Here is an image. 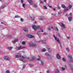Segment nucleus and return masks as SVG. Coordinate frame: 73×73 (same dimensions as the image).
Listing matches in <instances>:
<instances>
[{"instance_id": "f257e3e1", "label": "nucleus", "mask_w": 73, "mask_h": 73, "mask_svg": "<svg viewBox=\"0 0 73 73\" xmlns=\"http://www.w3.org/2000/svg\"><path fill=\"white\" fill-rule=\"evenodd\" d=\"M18 54V55H17ZM16 58H18V57H21V58L20 59V61H23V62H27V60H24V59H25L27 57L26 56H21V54H20L17 53V54L15 55Z\"/></svg>"}, {"instance_id": "f03ea898", "label": "nucleus", "mask_w": 73, "mask_h": 73, "mask_svg": "<svg viewBox=\"0 0 73 73\" xmlns=\"http://www.w3.org/2000/svg\"><path fill=\"white\" fill-rule=\"evenodd\" d=\"M68 58L70 60V62H68V64L69 66H70L71 69H72L73 68V65H72L70 62H73V58H72V56L71 55H69Z\"/></svg>"}, {"instance_id": "7ed1b4c3", "label": "nucleus", "mask_w": 73, "mask_h": 73, "mask_svg": "<svg viewBox=\"0 0 73 73\" xmlns=\"http://www.w3.org/2000/svg\"><path fill=\"white\" fill-rule=\"evenodd\" d=\"M32 27L33 29L35 31H36L37 29H39L40 27V26H38L37 27L35 25H33L32 26Z\"/></svg>"}, {"instance_id": "20e7f679", "label": "nucleus", "mask_w": 73, "mask_h": 73, "mask_svg": "<svg viewBox=\"0 0 73 73\" xmlns=\"http://www.w3.org/2000/svg\"><path fill=\"white\" fill-rule=\"evenodd\" d=\"M29 45L30 46H33L34 47H36V44H35V43H29Z\"/></svg>"}, {"instance_id": "39448f33", "label": "nucleus", "mask_w": 73, "mask_h": 73, "mask_svg": "<svg viewBox=\"0 0 73 73\" xmlns=\"http://www.w3.org/2000/svg\"><path fill=\"white\" fill-rule=\"evenodd\" d=\"M53 37L55 38V39L57 42H60V40H59V39H58V38H57V37L54 35H53Z\"/></svg>"}, {"instance_id": "423d86ee", "label": "nucleus", "mask_w": 73, "mask_h": 73, "mask_svg": "<svg viewBox=\"0 0 73 73\" xmlns=\"http://www.w3.org/2000/svg\"><path fill=\"white\" fill-rule=\"evenodd\" d=\"M3 58L5 60H9V58L8 56H5Z\"/></svg>"}, {"instance_id": "0eeeda50", "label": "nucleus", "mask_w": 73, "mask_h": 73, "mask_svg": "<svg viewBox=\"0 0 73 73\" xmlns=\"http://www.w3.org/2000/svg\"><path fill=\"white\" fill-rule=\"evenodd\" d=\"M27 36L29 38H33L34 37L33 36H32L30 34H28L27 35Z\"/></svg>"}, {"instance_id": "6e6552de", "label": "nucleus", "mask_w": 73, "mask_h": 73, "mask_svg": "<svg viewBox=\"0 0 73 73\" xmlns=\"http://www.w3.org/2000/svg\"><path fill=\"white\" fill-rule=\"evenodd\" d=\"M39 42H41L42 43H43V44H45V43H46V40H40L39 41Z\"/></svg>"}, {"instance_id": "1a4fd4ad", "label": "nucleus", "mask_w": 73, "mask_h": 73, "mask_svg": "<svg viewBox=\"0 0 73 73\" xmlns=\"http://www.w3.org/2000/svg\"><path fill=\"white\" fill-rule=\"evenodd\" d=\"M47 49L49 52H52V50L50 49V47H47Z\"/></svg>"}, {"instance_id": "9d476101", "label": "nucleus", "mask_w": 73, "mask_h": 73, "mask_svg": "<svg viewBox=\"0 0 73 73\" xmlns=\"http://www.w3.org/2000/svg\"><path fill=\"white\" fill-rule=\"evenodd\" d=\"M23 48L21 47V46L17 47L16 48V49L17 50H20V49H22Z\"/></svg>"}, {"instance_id": "9b49d317", "label": "nucleus", "mask_w": 73, "mask_h": 73, "mask_svg": "<svg viewBox=\"0 0 73 73\" xmlns=\"http://www.w3.org/2000/svg\"><path fill=\"white\" fill-rule=\"evenodd\" d=\"M60 26L61 27H62V28H65V25L63 24L62 23H61Z\"/></svg>"}, {"instance_id": "f8f14e48", "label": "nucleus", "mask_w": 73, "mask_h": 73, "mask_svg": "<svg viewBox=\"0 0 73 73\" xmlns=\"http://www.w3.org/2000/svg\"><path fill=\"white\" fill-rule=\"evenodd\" d=\"M56 57H57V59H58L59 60H60V58H61V57L59 55V54H57Z\"/></svg>"}, {"instance_id": "ddd939ff", "label": "nucleus", "mask_w": 73, "mask_h": 73, "mask_svg": "<svg viewBox=\"0 0 73 73\" xmlns=\"http://www.w3.org/2000/svg\"><path fill=\"white\" fill-rule=\"evenodd\" d=\"M68 10H69V9H68L67 7H65V8L64 9L63 12H65L66 11H68Z\"/></svg>"}, {"instance_id": "4468645a", "label": "nucleus", "mask_w": 73, "mask_h": 73, "mask_svg": "<svg viewBox=\"0 0 73 73\" xmlns=\"http://www.w3.org/2000/svg\"><path fill=\"white\" fill-rule=\"evenodd\" d=\"M14 40H14L13 42V44H15L16 42H17V41H18V39H17V38H14Z\"/></svg>"}, {"instance_id": "2eb2a0df", "label": "nucleus", "mask_w": 73, "mask_h": 73, "mask_svg": "<svg viewBox=\"0 0 73 73\" xmlns=\"http://www.w3.org/2000/svg\"><path fill=\"white\" fill-rule=\"evenodd\" d=\"M24 31L25 32H27L28 31V29L26 28L24 29Z\"/></svg>"}, {"instance_id": "dca6fc26", "label": "nucleus", "mask_w": 73, "mask_h": 73, "mask_svg": "<svg viewBox=\"0 0 73 73\" xmlns=\"http://www.w3.org/2000/svg\"><path fill=\"white\" fill-rule=\"evenodd\" d=\"M68 20L69 21H71L72 20V17H69L68 18Z\"/></svg>"}, {"instance_id": "f3484780", "label": "nucleus", "mask_w": 73, "mask_h": 73, "mask_svg": "<svg viewBox=\"0 0 73 73\" xmlns=\"http://www.w3.org/2000/svg\"><path fill=\"white\" fill-rule=\"evenodd\" d=\"M55 73H59V70H58V69H56L54 72Z\"/></svg>"}, {"instance_id": "a211bd4d", "label": "nucleus", "mask_w": 73, "mask_h": 73, "mask_svg": "<svg viewBox=\"0 0 73 73\" xmlns=\"http://www.w3.org/2000/svg\"><path fill=\"white\" fill-rule=\"evenodd\" d=\"M45 55H46V56H48V57L50 56V55L49 54V53L47 52L45 53Z\"/></svg>"}, {"instance_id": "6ab92c4d", "label": "nucleus", "mask_w": 73, "mask_h": 73, "mask_svg": "<svg viewBox=\"0 0 73 73\" xmlns=\"http://www.w3.org/2000/svg\"><path fill=\"white\" fill-rule=\"evenodd\" d=\"M28 2L30 4H32V1L31 0H27Z\"/></svg>"}, {"instance_id": "aec40b11", "label": "nucleus", "mask_w": 73, "mask_h": 73, "mask_svg": "<svg viewBox=\"0 0 73 73\" xmlns=\"http://www.w3.org/2000/svg\"><path fill=\"white\" fill-rule=\"evenodd\" d=\"M13 48V47H8V49L9 50H11Z\"/></svg>"}, {"instance_id": "412c9836", "label": "nucleus", "mask_w": 73, "mask_h": 73, "mask_svg": "<svg viewBox=\"0 0 73 73\" xmlns=\"http://www.w3.org/2000/svg\"><path fill=\"white\" fill-rule=\"evenodd\" d=\"M62 8H64V9H65V7H65V5H62Z\"/></svg>"}, {"instance_id": "4be33fe9", "label": "nucleus", "mask_w": 73, "mask_h": 73, "mask_svg": "<svg viewBox=\"0 0 73 73\" xmlns=\"http://www.w3.org/2000/svg\"><path fill=\"white\" fill-rule=\"evenodd\" d=\"M62 60L63 61H64V62H66V60H65V58H63Z\"/></svg>"}, {"instance_id": "5701e85b", "label": "nucleus", "mask_w": 73, "mask_h": 73, "mask_svg": "<svg viewBox=\"0 0 73 73\" xmlns=\"http://www.w3.org/2000/svg\"><path fill=\"white\" fill-rule=\"evenodd\" d=\"M41 64L42 65H44V62L43 61V60H41Z\"/></svg>"}, {"instance_id": "b1692460", "label": "nucleus", "mask_w": 73, "mask_h": 73, "mask_svg": "<svg viewBox=\"0 0 73 73\" xmlns=\"http://www.w3.org/2000/svg\"><path fill=\"white\" fill-rule=\"evenodd\" d=\"M31 20H33L35 19V17H31Z\"/></svg>"}, {"instance_id": "393cba45", "label": "nucleus", "mask_w": 73, "mask_h": 73, "mask_svg": "<svg viewBox=\"0 0 73 73\" xmlns=\"http://www.w3.org/2000/svg\"><path fill=\"white\" fill-rule=\"evenodd\" d=\"M5 7H6V6H2L1 8V9H3V8H5Z\"/></svg>"}, {"instance_id": "a878e982", "label": "nucleus", "mask_w": 73, "mask_h": 73, "mask_svg": "<svg viewBox=\"0 0 73 73\" xmlns=\"http://www.w3.org/2000/svg\"><path fill=\"white\" fill-rule=\"evenodd\" d=\"M20 17L17 15H15V18H20Z\"/></svg>"}, {"instance_id": "bb28decb", "label": "nucleus", "mask_w": 73, "mask_h": 73, "mask_svg": "<svg viewBox=\"0 0 73 73\" xmlns=\"http://www.w3.org/2000/svg\"><path fill=\"white\" fill-rule=\"evenodd\" d=\"M72 5H68V8H69V9L71 8H72Z\"/></svg>"}, {"instance_id": "cd10ccee", "label": "nucleus", "mask_w": 73, "mask_h": 73, "mask_svg": "<svg viewBox=\"0 0 73 73\" xmlns=\"http://www.w3.org/2000/svg\"><path fill=\"white\" fill-rule=\"evenodd\" d=\"M39 19L40 20H42L43 19H42V17H39Z\"/></svg>"}, {"instance_id": "c85d7f7f", "label": "nucleus", "mask_w": 73, "mask_h": 73, "mask_svg": "<svg viewBox=\"0 0 73 73\" xmlns=\"http://www.w3.org/2000/svg\"><path fill=\"white\" fill-rule=\"evenodd\" d=\"M61 14V11H60L58 12V15H60Z\"/></svg>"}, {"instance_id": "c756f323", "label": "nucleus", "mask_w": 73, "mask_h": 73, "mask_svg": "<svg viewBox=\"0 0 73 73\" xmlns=\"http://www.w3.org/2000/svg\"><path fill=\"white\" fill-rule=\"evenodd\" d=\"M45 51H46V49H45V48L43 49L42 50V52H45Z\"/></svg>"}, {"instance_id": "7c9ffc66", "label": "nucleus", "mask_w": 73, "mask_h": 73, "mask_svg": "<svg viewBox=\"0 0 73 73\" xmlns=\"http://www.w3.org/2000/svg\"><path fill=\"white\" fill-rule=\"evenodd\" d=\"M23 6L24 8H25V4H23Z\"/></svg>"}, {"instance_id": "2f4dec72", "label": "nucleus", "mask_w": 73, "mask_h": 73, "mask_svg": "<svg viewBox=\"0 0 73 73\" xmlns=\"http://www.w3.org/2000/svg\"><path fill=\"white\" fill-rule=\"evenodd\" d=\"M7 37H8L9 38H11V36L9 35H7Z\"/></svg>"}, {"instance_id": "473e14b6", "label": "nucleus", "mask_w": 73, "mask_h": 73, "mask_svg": "<svg viewBox=\"0 0 73 73\" xmlns=\"http://www.w3.org/2000/svg\"><path fill=\"white\" fill-rule=\"evenodd\" d=\"M35 58H36V57H35V56H33L32 58V60H35Z\"/></svg>"}, {"instance_id": "72a5a7b5", "label": "nucleus", "mask_w": 73, "mask_h": 73, "mask_svg": "<svg viewBox=\"0 0 73 73\" xmlns=\"http://www.w3.org/2000/svg\"><path fill=\"white\" fill-rule=\"evenodd\" d=\"M51 28H52V29H53V27H50L48 28V30H50L51 29Z\"/></svg>"}, {"instance_id": "f704fd0d", "label": "nucleus", "mask_w": 73, "mask_h": 73, "mask_svg": "<svg viewBox=\"0 0 73 73\" xmlns=\"http://www.w3.org/2000/svg\"><path fill=\"white\" fill-rule=\"evenodd\" d=\"M6 73H10V72L9 70H7L6 71Z\"/></svg>"}, {"instance_id": "c9c22d12", "label": "nucleus", "mask_w": 73, "mask_h": 73, "mask_svg": "<svg viewBox=\"0 0 73 73\" xmlns=\"http://www.w3.org/2000/svg\"><path fill=\"white\" fill-rule=\"evenodd\" d=\"M22 44L23 45H25V41H23L22 42Z\"/></svg>"}, {"instance_id": "e433bc0d", "label": "nucleus", "mask_w": 73, "mask_h": 73, "mask_svg": "<svg viewBox=\"0 0 73 73\" xmlns=\"http://www.w3.org/2000/svg\"><path fill=\"white\" fill-rule=\"evenodd\" d=\"M62 70H65V68L63 67H62Z\"/></svg>"}, {"instance_id": "4c0bfd02", "label": "nucleus", "mask_w": 73, "mask_h": 73, "mask_svg": "<svg viewBox=\"0 0 73 73\" xmlns=\"http://www.w3.org/2000/svg\"><path fill=\"white\" fill-rule=\"evenodd\" d=\"M38 57H39V58L37 59V61H39V60H40V56H38Z\"/></svg>"}, {"instance_id": "58836bf2", "label": "nucleus", "mask_w": 73, "mask_h": 73, "mask_svg": "<svg viewBox=\"0 0 73 73\" xmlns=\"http://www.w3.org/2000/svg\"><path fill=\"white\" fill-rule=\"evenodd\" d=\"M33 66V65L31 64H29V66Z\"/></svg>"}, {"instance_id": "ea45409f", "label": "nucleus", "mask_w": 73, "mask_h": 73, "mask_svg": "<svg viewBox=\"0 0 73 73\" xmlns=\"http://www.w3.org/2000/svg\"><path fill=\"white\" fill-rule=\"evenodd\" d=\"M25 68V65H24L23 66V67L22 68L23 69H24Z\"/></svg>"}, {"instance_id": "a19ab883", "label": "nucleus", "mask_w": 73, "mask_h": 73, "mask_svg": "<svg viewBox=\"0 0 73 73\" xmlns=\"http://www.w3.org/2000/svg\"><path fill=\"white\" fill-rule=\"evenodd\" d=\"M34 7L35 8H36V7H37V6L36 5H34Z\"/></svg>"}, {"instance_id": "79ce46f5", "label": "nucleus", "mask_w": 73, "mask_h": 73, "mask_svg": "<svg viewBox=\"0 0 73 73\" xmlns=\"http://www.w3.org/2000/svg\"><path fill=\"white\" fill-rule=\"evenodd\" d=\"M55 30H56V31H58V29L57 27H56Z\"/></svg>"}, {"instance_id": "37998d69", "label": "nucleus", "mask_w": 73, "mask_h": 73, "mask_svg": "<svg viewBox=\"0 0 73 73\" xmlns=\"http://www.w3.org/2000/svg\"><path fill=\"white\" fill-rule=\"evenodd\" d=\"M40 30L42 32H43L44 31H43V30L42 29V28H40Z\"/></svg>"}, {"instance_id": "c03bdc74", "label": "nucleus", "mask_w": 73, "mask_h": 73, "mask_svg": "<svg viewBox=\"0 0 73 73\" xmlns=\"http://www.w3.org/2000/svg\"><path fill=\"white\" fill-rule=\"evenodd\" d=\"M66 50L67 51H68V52H69V49H68V48H66Z\"/></svg>"}, {"instance_id": "a18cd8bd", "label": "nucleus", "mask_w": 73, "mask_h": 73, "mask_svg": "<svg viewBox=\"0 0 73 73\" xmlns=\"http://www.w3.org/2000/svg\"><path fill=\"white\" fill-rule=\"evenodd\" d=\"M21 3H24V0H21Z\"/></svg>"}, {"instance_id": "49530a36", "label": "nucleus", "mask_w": 73, "mask_h": 73, "mask_svg": "<svg viewBox=\"0 0 73 73\" xmlns=\"http://www.w3.org/2000/svg\"><path fill=\"white\" fill-rule=\"evenodd\" d=\"M44 9H47V7L46 6H44Z\"/></svg>"}, {"instance_id": "de8ad7c7", "label": "nucleus", "mask_w": 73, "mask_h": 73, "mask_svg": "<svg viewBox=\"0 0 73 73\" xmlns=\"http://www.w3.org/2000/svg\"><path fill=\"white\" fill-rule=\"evenodd\" d=\"M21 21H23V18L21 19Z\"/></svg>"}, {"instance_id": "09e8293b", "label": "nucleus", "mask_w": 73, "mask_h": 73, "mask_svg": "<svg viewBox=\"0 0 73 73\" xmlns=\"http://www.w3.org/2000/svg\"><path fill=\"white\" fill-rule=\"evenodd\" d=\"M47 73H49V70L47 71Z\"/></svg>"}, {"instance_id": "8fccbe9b", "label": "nucleus", "mask_w": 73, "mask_h": 73, "mask_svg": "<svg viewBox=\"0 0 73 73\" xmlns=\"http://www.w3.org/2000/svg\"><path fill=\"white\" fill-rule=\"evenodd\" d=\"M40 3H43V1H40Z\"/></svg>"}, {"instance_id": "3c124183", "label": "nucleus", "mask_w": 73, "mask_h": 73, "mask_svg": "<svg viewBox=\"0 0 73 73\" xmlns=\"http://www.w3.org/2000/svg\"><path fill=\"white\" fill-rule=\"evenodd\" d=\"M46 35V33H44L43 34V35Z\"/></svg>"}, {"instance_id": "603ef678", "label": "nucleus", "mask_w": 73, "mask_h": 73, "mask_svg": "<svg viewBox=\"0 0 73 73\" xmlns=\"http://www.w3.org/2000/svg\"><path fill=\"white\" fill-rule=\"evenodd\" d=\"M36 23H37V22H34V24H36Z\"/></svg>"}, {"instance_id": "864d4df0", "label": "nucleus", "mask_w": 73, "mask_h": 73, "mask_svg": "<svg viewBox=\"0 0 73 73\" xmlns=\"http://www.w3.org/2000/svg\"><path fill=\"white\" fill-rule=\"evenodd\" d=\"M70 38V37H69V36H68L67 37V38L68 39H69V38Z\"/></svg>"}, {"instance_id": "5fc2aeb1", "label": "nucleus", "mask_w": 73, "mask_h": 73, "mask_svg": "<svg viewBox=\"0 0 73 73\" xmlns=\"http://www.w3.org/2000/svg\"><path fill=\"white\" fill-rule=\"evenodd\" d=\"M53 10L54 11H56V9H55V8H54V9H53Z\"/></svg>"}, {"instance_id": "6e6d98bb", "label": "nucleus", "mask_w": 73, "mask_h": 73, "mask_svg": "<svg viewBox=\"0 0 73 73\" xmlns=\"http://www.w3.org/2000/svg\"><path fill=\"white\" fill-rule=\"evenodd\" d=\"M58 8L59 9H60V6H58Z\"/></svg>"}, {"instance_id": "4d7b16f0", "label": "nucleus", "mask_w": 73, "mask_h": 73, "mask_svg": "<svg viewBox=\"0 0 73 73\" xmlns=\"http://www.w3.org/2000/svg\"><path fill=\"white\" fill-rule=\"evenodd\" d=\"M72 13H70V15H72Z\"/></svg>"}, {"instance_id": "13d9d810", "label": "nucleus", "mask_w": 73, "mask_h": 73, "mask_svg": "<svg viewBox=\"0 0 73 73\" xmlns=\"http://www.w3.org/2000/svg\"><path fill=\"white\" fill-rule=\"evenodd\" d=\"M49 7L50 8H52V6H49Z\"/></svg>"}, {"instance_id": "bf43d9fd", "label": "nucleus", "mask_w": 73, "mask_h": 73, "mask_svg": "<svg viewBox=\"0 0 73 73\" xmlns=\"http://www.w3.org/2000/svg\"><path fill=\"white\" fill-rule=\"evenodd\" d=\"M46 0H44V2H46Z\"/></svg>"}, {"instance_id": "052dcab7", "label": "nucleus", "mask_w": 73, "mask_h": 73, "mask_svg": "<svg viewBox=\"0 0 73 73\" xmlns=\"http://www.w3.org/2000/svg\"><path fill=\"white\" fill-rule=\"evenodd\" d=\"M58 36H59V37H60V34H58Z\"/></svg>"}, {"instance_id": "680f3d73", "label": "nucleus", "mask_w": 73, "mask_h": 73, "mask_svg": "<svg viewBox=\"0 0 73 73\" xmlns=\"http://www.w3.org/2000/svg\"><path fill=\"white\" fill-rule=\"evenodd\" d=\"M1 24H4V23H3V22H2L1 23Z\"/></svg>"}, {"instance_id": "e2e57ef3", "label": "nucleus", "mask_w": 73, "mask_h": 73, "mask_svg": "<svg viewBox=\"0 0 73 73\" xmlns=\"http://www.w3.org/2000/svg\"><path fill=\"white\" fill-rule=\"evenodd\" d=\"M60 47H62V46H61V44H60Z\"/></svg>"}, {"instance_id": "0e129e2a", "label": "nucleus", "mask_w": 73, "mask_h": 73, "mask_svg": "<svg viewBox=\"0 0 73 73\" xmlns=\"http://www.w3.org/2000/svg\"><path fill=\"white\" fill-rule=\"evenodd\" d=\"M65 68H66V65H65Z\"/></svg>"}, {"instance_id": "69168bd1", "label": "nucleus", "mask_w": 73, "mask_h": 73, "mask_svg": "<svg viewBox=\"0 0 73 73\" xmlns=\"http://www.w3.org/2000/svg\"><path fill=\"white\" fill-rule=\"evenodd\" d=\"M52 15H53V14H52Z\"/></svg>"}, {"instance_id": "338daca9", "label": "nucleus", "mask_w": 73, "mask_h": 73, "mask_svg": "<svg viewBox=\"0 0 73 73\" xmlns=\"http://www.w3.org/2000/svg\"><path fill=\"white\" fill-rule=\"evenodd\" d=\"M1 13V11H0V13Z\"/></svg>"}, {"instance_id": "774afa93", "label": "nucleus", "mask_w": 73, "mask_h": 73, "mask_svg": "<svg viewBox=\"0 0 73 73\" xmlns=\"http://www.w3.org/2000/svg\"><path fill=\"white\" fill-rule=\"evenodd\" d=\"M1 1V0H0V1Z\"/></svg>"}]
</instances>
